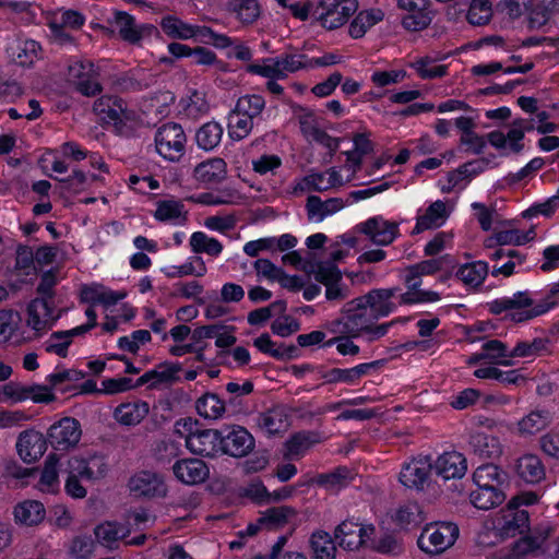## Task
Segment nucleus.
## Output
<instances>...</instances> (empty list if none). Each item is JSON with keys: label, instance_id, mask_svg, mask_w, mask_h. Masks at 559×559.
Masks as SVG:
<instances>
[{"label": "nucleus", "instance_id": "obj_64", "mask_svg": "<svg viewBox=\"0 0 559 559\" xmlns=\"http://www.w3.org/2000/svg\"><path fill=\"white\" fill-rule=\"evenodd\" d=\"M432 61L429 58H420L412 63L421 79L442 78L447 74V66H430Z\"/></svg>", "mask_w": 559, "mask_h": 559}, {"label": "nucleus", "instance_id": "obj_58", "mask_svg": "<svg viewBox=\"0 0 559 559\" xmlns=\"http://www.w3.org/2000/svg\"><path fill=\"white\" fill-rule=\"evenodd\" d=\"M492 16L491 5L488 0H473L468 12L467 21L472 25L481 26L487 24Z\"/></svg>", "mask_w": 559, "mask_h": 559}, {"label": "nucleus", "instance_id": "obj_31", "mask_svg": "<svg viewBox=\"0 0 559 559\" xmlns=\"http://www.w3.org/2000/svg\"><path fill=\"white\" fill-rule=\"evenodd\" d=\"M226 163L223 158H211L194 168V177L203 183H218L226 178Z\"/></svg>", "mask_w": 559, "mask_h": 559}, {"label": "nucleus", "instance_id": "obj_9", "mask_svg": "<svg viewBox=\"0 0 559 559\" xmlns=\"http://www.w3.org/2000/svg\"><path fill=\"white\" fill-rule=\"evenodd\" d=\"M319 20L328 29H335L344 25L357 11V0H320Z\"/></svg>", "mask_w": 559, "mask_h": 559}, {"label": "nucleus", "instance_id": "obj_4", "mask_svg": "<svg viewBox=\"0 0 559 559\" xmlns=\"http://www.w3.org/2000/svg\"><path fill=\"white\" fill-rule=\"evenodd\" d=\"M154 142L158 155L168 162H179L186 153L187 135L178 123L160 126L155 132Z\"/></svg>", "mask_w": 559, "mask_h": 559}, {"label": "nucleus", "instance_id": "obj_36", "mask_svg": "<svg viewBox=\"0 0 559 559\" xmlns=\"http://www.w3.org/2000/svg\"><path fill=\"white\" fill-rule=\"evenodd\" d=\"M312 559H335L336 546L332 536L322 530L314 531L309 539Z\"/></svg>", "mask_w": 559, "mask_h": 559}, {"label": "nucleus", "instance_id": "obj_22", "mask_svg": "<svg viewBox=\"0 0 559 559\" xmlns=\"http://www.w3.org/2000/svg\"><path fill=\"white\" fill-rule=\"evenodd\" d=\"M173 471L177 479L187 485L201 484L210 474L209 466L200 459L179 460L174 464Z\"/></svg>", "mask_w": 559, "mask_h": 559}, {"label": "nucleus", "instance_id": "obj_46", "mask_svg": "<svg viewBox=\"0 0 559 559\" xmlns=\"http://www.w3.org/2000/svg\"><path fill=\"white\" fill-rule=\"evenodd\" d=\"M21 313L13 309H0V345L8 344L20 330Z\"/></svg>", "mask_w": 559, "mask_h": 559}, {"label": "nucleus", "instance_id": "obj_21", "mask_svg": "<svg viewBox=\"0 0 559 559\" xmlns=\"http://www.w3.org/2000/svg\"><path fill=\"white\" fill-rule=\"evenodd\" d=\"M433 472L443 479L462 478L467 471L465 456L456 451L444 452L432 464Z\"/></svg>", "mask_w": 559, "mask_h": 559}, {"label": "nucleus", "instance_id": "obj_44", "mask_svg": "<svg viewBox=\"0 0 559 559\" xmlns=\"http://www.w3.org/2000/svg\"><path fill=\"white\" fill-rule=\"evenodd\" d=\"M295 515L296 511L292 507H273L261 514L258 519V523L264 525L267 530H274L284 526L288 520Z\"/></svg>", "mask_w": 559, "mask_h": 559}, {"label": "nucleus", "instance_id": "obj_19", "mask_svg": "<svg viewBox=\"0 0 559 559\" xmlns=\"http://www.w3.org/2000/svg\"><path fill=\"white\" fill-rule=\"evenodd\" d=\"M181 369L182 367L178 362H160L153 370L146 371L138 378L134 386L139 388L147 383L151 389H155L164 384L170 385L179 380L178 374Z\"/></svg>", "mask_w": 559, "mask_h": 559}, {"label": "nucleus", "instance_id": "obj_26", "mask_svg": "<svg viewBox=\"0 0 559 559\" xmlns=\"http://www.w3.org/2000/svg\"><path fill=\"white\" fill-rule=\"evenodd\" d=\"M258 427L267 436L283 433L289 426L288 415L283 406L276 405L262 413L255 418Z\"/></svg>", "mask_w": 559, "mask_h": 559}, {"label": "nucleus", "instance_id": "obj_62", "mask_svg": "<svg viewBox=\"0 0 559 559\" xmlns=\"http://www.w3.org/2000/svg\"><path fill=\"white\" fill-rule=\"evenodd\" d=\"M312 272L314 278L323 285L342 282V273L333 262H319Z\"/></svg>", "mask_w": 559, "mask_h": 559}, {"label": "nucleus", "instance_id": "obj_45", "mask_svg": "<svg viewBox=\"0 0 559 559\" xmlns=\"http://www.w3.org/2000/svg\"><path fill=\"white\" fill-rule=\"evenodd\" d=\"M488 274V264L484 261H476L462 265L456 276L467 286H479Z\"/></svg>", "mask_w": 559, "mask_h": 559}, {"label": "nucleus", "instance_id": "obj_25", "mask_svg": "<svg viewBox=\"0 0 559 559\" xmlns=\"http://www.w3.org/2000/svg\"><path fill=\"white\" fill-rule=\"evenodd\" d=\"M535 307L533 298L528 292H518L511 297H502L489 304V310L493 314H501L509 311L506 318L511 320L512 314L527 311Z\"/></svg>", "mask_w": 559, "mask_h": 559}, {"label": "nucleus", "instance_id": "obj_55", "mask_svg": "<svg viewBox=\"0 0 559 559\" xmlns=\"http://www.w3.org/2000/svg\"><path fill=\"white\" fill-rule=\"evenodd\" d=\"M228 120V134L236 141L248 136L253 128V118L238 114L236 109L230 112Z\"/></svg>", "mask_w": 559, "mask_h": 559}, {"label": "nucleus", "instance_id": "obj_30", "mask_svg": "<svg viewBox=\"0 0 559 559\" xmlns=\"http://www.w3.org/2000/svg\"><path fill=\"white\" fill-rule=\"evenodd\" d=\"M188 212L179 200H159L156 203L154 217L159 222H167L175 225H183L187 222Z\"/></svg>", "mask_w": 559, "mask_h": 559}, {"label": "nucleus", "instance_id": "obj_27", "mask_svg": "<svg viewBox=\"0 0 559 559\" xmlns=\"http://www.w3.org/2000/svg\"><path fill=\"white\" fill-rule=\"evenodd\" d=\"M320 442V435L317 431L302 430L289 437L285 442L284 457L299 460L306 452Z\"/></svg>", "mask_w": 559, "mask_h": 559}, {"label": "nucleus", "instance_id": "obj_35", "mask_svg": "<svg viewBox=\"0 0 559 559\" xmlns=\"http://www.w3.org/2000/svg\"><path fill=\"white\" fill-rule=\"evenodd\" d=\"M253 345L262 353L269 354L273 358L284 360L297 357L298 348L295 345L280 344L275 347L276 343L271 340L267 333L261 334L253 341Z\"/></svg>", "mask_w": 559, "mask_h": 559}, {"label": "nucleus", "instance_id": "obj_12", "mask_svg": "<svg viewBox=\"0 0 559 559\" xmlns=\"http://www.w3.org/2000/svg\"><path fill=\"white\" fill-rule=\"evenodd\" d=\"M117 26L122 40L131 45H140L144 37H150L156 27L152 24L136 25L135 19L124 11L115 10L112 19L109 20Z\"/></svg>", "mask_w": 559, "mask_h": 559}, {"label": "nucleus", "instance_id": "obj_1", "mask_svg": "<svg viewBox=\"0 0 559 559\" xmlns=\"http://www.w3.org/2000/svg\"><path fill=\"white\" fill-rule=\"evenodd\" d=\"M310 68L308 57L302 53H282L264 59L263 64H250L247 71L266 79H286L288 73Z\"/></svg>", "mask_w": 559, "mask_h": 559}, {"label": "nucleus", "instance_id": "obj_41", "mask_svg": "<svg viewBox=\"0 0 559 559\" xmlns=\"http://www.w3.org/2000/svg\"><path fill=\"white\" fill-rule=\"evenodd\" d=\"M44 504L36 500H27L14 509L15 520L27 526L37 525L45 518Z\"/></svg>", "mask_w": 559, "mask_h": 559}, {"label": "nucleus", "instance_id": "obj_17", "mask_svg": "<svg viewBox=\"0 0 559 559\" xmlns=\"http://www.w3.org/2000/svg\"><path fill=\"white\" fill-rule=\"evenodd\" d=\"M93 111L103 122L114 126L123 124L130 118L124 102L114 96L97 98L93 105Z\"/></svg>", "mask_w": 559, "mask_h": 559}, {"label": "nucleus", "instance_id": "obj_6", "mask_svg": "<svg viewBox=\"0 0 559 559\" xmlns=\"http://www.w3.org/2000/svg\"><path fill=\"white\" fill-rule=\"evenodd\" d=\"M69 83L82 95L93 97L102 93L98 73L91 61H75L68 68Z\"/></svg>", "mask_w": 559, "mask_h": 559}, {"label": "nucleus", "instance_id": "obj_23", "mask_svg": "<svg viewBox=\"0 0 559 559\" xmlns=\"http://www.w3.org/2000/svg\"><path fill=\"white\" fill-rule=\"evenodd\" d=\"M431 471H433L432 463L428 459L412 461L401 471L400 481L407 488L423 490L428 484Z\"/></svg>", "mask_w": 559, "mask_h": 559}, {"label": "nucleus", "instance_id": "obj_43", "mask_svg": "<svg viewBox=\"0 0 559 559\" xmlns=\"http://www.w3.org/2000/svg\"><path fill=\"white\" fill-rule=\"evenodd\" d=\"M195 407L200 416L218 419L226 411V403L215 393H205L197 400Z\"/></svg>", "mask_w": 559, "mask_h": 559}, {"label": "nucleus", "instance_id": "obj_18", "mask_svg": "<svg viewBox=\"0 0 559 559\" xmlns=\"http://www.w3.org/2000/svg\"><path fill=\"white\" fill-rule=\"evenodd\" d=\"M221 429H199L188 441L187 449L199 456L216 457L222 450Z\"/></svg>", "mask_w": 559, "mask_h": 559}, {"label": "nucleus", "instance_id": "obj_40", "mask_svg": "<svg viewBox=\"0 0 559 559\" xmlns=\"http://www.w3.org/2000/svg\"><path fill=\"white\" fill-rule=\"evenodd\" d=\"M471 502L479 510H489L500 506L506 495L501 488L496 487H481L472 491L469 495Z\"/></svg>", "mask_w": 559, "mask_h": 559}, {"label": "nucleus", "instance_id": "obj_8", "mask_svg": "<svg viewBox=\"0 0 559 559\" xmlns=\"http://www.w3.org/2000/svg\"><path fill=\"white\" fill-rule=\"evenodd\" d=\"M221 454L233 457L247 456L254 449L253 436L242 426L234 425L221 429Z\"/></svg>", "mask_w": 559, "mask_h": 559}, {"label": "nucleus", "instance_id": "obj_29", "mask_svg": "<svg viewBox=\"0 0 559 559\" xmlns=\"http://www.w3.org/2000/svg\"><path fill=\"white\" fill-rule=\"evenodd\" d=\"M469 447L479 459H497L501 455L502 449L499 440L484 432H474L469 437Z\"/></svg>", "mask_w": 559, "mask_h": 559}, {"label": "nucleus", "instance_id": "obj_51", "mask_svg": "<svg viewBox=\"0 0 559 559\" xmlns=\"http://www.w3.org/2000/svg\"><path fill=\"white\" fill-rule=\"evenodd\" d=\"M95 536L100 544L111 547L117 540L129 537V531L117 523L106 522L96 526Z\"/></svg>", "mask_w": 559, "mask_h": 559}, {"label": "nucleus", "instance_id": "obj_47", "mask_svg": "<svg viewBox=\"0 0 559 559\" xmlns=\"http://www.w3.org/2000/svg\"><path fill=\"white\" fill-rule=\"evenodd\" d=\"M223 135V128L219 123L215 121L204 123L195 134V140L199 147L204 151H211L215 148Z\"/></svg>", "mask_w": 559, "mask_h": 559}, {"label": "nucleus", "instance_id": "obj_24", "mask_svg": "<svg viewBox=\"0 0 559 559\" xmlns=\"http://www.w3.org/2000/svg\"><path fill=\"white\" fill-rule=\"evenodd\" d=\"M405 283L408 290L406 293H399L400 305H412L418 302H432L440 299V295L432 290H421V275L414 274L411 269L407 270Z\"/></svg>", "mask_w": 559, "mask_h": 559}, {"label": "nucleus", "instance_id": "obj_53", "mask_svg": "<svg viewBox=\"0 0 559 559\" xmlns=\"http://www.w3.org/2000/svg\"><path fill=\"white\" fill-rule=\"evenodd\" d=\"M483 353L490 364L510 366L511 350L508 346L499 340H490L483 344Z\"/></svg>", "mask_w": 559, "mask_h": 559}, {"label": "nucleus", "instance_id": "obj_37", "mask_svg": "<svg viewBox=\"0 0 559 559\" xmlns=\"http://www.w3.org/2000/svg\"><path fill=\"white\" fill-rule=\"evenodd\" d=\"M227 10L243 25L253 24L261 15L258 0H229Z\"/></svg>", "mask_w": 559, "mask_h": 559}, {"label": "nucleus", "instance_id": "obj_10", "mask_svg": "<svg viewBox=\"0 0 559 559\" xmlns=\"http://www.w3.org/2000/svg\"><path fill=\"white\" fill-rule=\"evenodd\" d=\"M429 0H397L402 15V26L408 32H420L427 28L432 21Z\"/></svg>", "mask_w": 559, "mask_h": 559}, {"label": "nucleus", "instance_id": "obj_33", "mask_svg": "<svg viewBox=\"0 0 559 559\" xmlns=\"http://www.w3.org/2000/svg\"><path fill=\"white\" fill-rule=\"evenodd\" d=\"M516 473L527 484H538L545 478V467L540 459L533 454L518 460Z\"/></svg>", "mask_w": 559, "mask_h": 559}, {"label": "nucleus", "instance_id": "obj_13", "mask_svg": "<svg viewBox=\"0 0 559 559\" xmlns=\"http://www.w3.org/2000/svg\"><path fill=\"white\" fill-rule=\"evenodd\" d=\"M129 489L135 497L163 498L167 493V485L162 475L141 471L129 480Z\"/></svg>", "mask_w": 559, "mask_h": 559}, {"label": "nucleus", "instance_id": "obj_3", "mask_svg": "<svg viewBox=\"0 0 559 559\" xmlns=\"http://www.w3.org/2000/svg\"><path fill=\"white\" fill-rule=\"evenodd\" d=\"M365 300L364 296H359L344 305L343 316L338 320L343 334H347L353 338L359 337L369 324L379 320Z\"/></svg>", "mask_w": 559, "mask_h": 559}, {"label": "nucleus", "instance_id": "obj_57", "mask_svg": "<svg viewBox=\"0 0 559 559\" xmlns=\"http://www.w3.org/2000/svg\"><path fill=\"white\" fill-rule=\"evenodd\" d=\"M58 462L59 456L56 453L47 456L39 480L41 490L53 492L58 486Z\"/></svg>", "mask_w": 559, "mask_h": 559}, {"label": "nucleus", "instance_id": "obj_42", "mask_svg": "<svg viewBox=\"0 0 559 559\" xmlns=\"http://www.w3.org/2000/svg\"><path fill=\"white\" fill-rule=\"evenodd\" d=\"M384 13L380 9H371L359 12L349 25V35L353 38H361L366 32L381 22Z\"/></svg>", "mask_w": 559, "mask_h": 559}, {"label": "nucleus", "instance_id": "obj_5", "mask_svg": "<svg viewBox=\"0 0 559 559\" xmlns=\"http://www.w3.org/2000/svg\"><path fill=\"white\" fill-rule=\"evenodd\" d=\"M82 437L81 424L73 417H63L47 430V441L56 451L68 452L74 449Z\"/></svg>", "mask_w": 559, "mask_h": 559}, {"label": "nucleus", "instance_id": "obj_15", "mask_svg": "<svg viewBox=\"0 0 559 559\" xmlns=\"http://www.w3.org/2000/svg\"><path fill=\"white\" fill-rule=\"evenodd\" d=\"M358 228L360 233L366 235L377 246H388L399 235V225L380 216L367 219Z\"/></svg>", "mask_w": 559, "mask_h": 559}, {"label": "nucleus", "instance_id": "obj_38", "mask_svg": "<svg viewBox=\"0 0 559 559\" xmlns=\"http://www.w3.org/2000/svg\"><path fill=\"white\" fill-rule=\"evenodd\" d=\"M473 480L477 488H500L507 480V474L495 464H483L474 472Z\"/></svg>", "mask_w": 559, "mask_h": 559}, {"label": "nucleus", "instance_id": "obj_50", "mask_svg": "<svg viewBox=\"0 0 559 559\" xmlns=\"http://www.w3.org/2000/svg\"><path fill=\"white\" fill-rule=\"evenodd\" d=\"M534 230L531 229L523 234L519 229L501 230L496 233L492 237L486 240V247L491 248L495 243L504 245H523L531 241L534 238Z\"/></svg>", "mask_w": 559, "mask_h": 559}, {"label": "nucleus", "instance_id": "obj_59", "mask_svg": "<svg viewBox=\"0 0 559 559\" xmlns=\"http://www.w3.org/2000/svg\"><path fill=\"white\" fill-rule=\"evenodd\" d=\"M265 107V100L261 95H246L238 99L235 109L238 114L257 118Z\"/></svg>", "mask_w": 559, "mask_h": 559}, {"label": "nucleus", "instance_id": "obj_16", "mask_svg": "<svg viewBox=\"0 0 559 559\" xmlns=\"http://www.w3.org/2000/svg\"><path fill=\"white\" fill-rule=\"evenodd\" d=\"M47 444V438L41 432L25 430L19 435L16 450L23 462L31 464L45 454Z\"/></svg>", "mask_w": 559, "mask_h": 559}, {"label": "nucleus", "instance_id": "obj_48", "mask_svg": "<svg viewBox=\"0 0 559 559\" xmlns=\"http://www.w3.org/2000/svg\"><path fill=\"white\" fill-rule=\"evenodd\" d=\"M557 294H559V286L557 283H555L551 286L549 294L542 302L536 304L535 307L527 311L512 314L511 321L520 323L546 313L549 309L557 305V300H555V296Z\"/></svg>", "mask_w": 559, "mask_h": 559}, {"label": "nucleus", "instance_id": "obj_39", "mask_svg": "<svg viewBox=\"0 0 559 559\" xmlns=\"http://www.w3.org/2000/svg\"><path fill=\"white\" fill-rule=\"evenodd\" d=\"M344 202L342 199L332 198L326 201H322L317 195H310L307 199V212L308 217L311 219L313 217H318L319 221H322L325 216L331 215L343 209Z\"/></svg>", "mask_w": 559, "mask_h": 559}, {"label": "nucleus", "instance_id": "obj_14", "mask_svg": "<svg viewBox=\"0 0 559 559\" xmlns=\"http://www.w3.org/2000/svg\"><path fill=\"white\" fill-rule=\"evenodd\" d=\"M530 515L526 510L512 507L508 502L507 507L501 510V516L498 519L497 528L502 538L514 537L528 530Z\"/></svg>", "mask_w": 559, "mask_h": 559}, {"label": "nucleus", "instance_id": "obj_34", "mask_svg": "<svg viewBox=\"0 0 559 559\" xmlns=\"http://www.w3.org/2000/svg\"><path fill=\"white\" fill-rule=\"evenodd\" d=\"M552 421L548 409H535L518 423V430L522 436H532L546 429Z\"/></svg>", "mask_w": 559, "mask_h": 559}, {"label": "nucleus", "instance_id": "obj_7", "mask_svg": "<svg viewBox=\"0 0 559 559\" xmlns=\"http://www.w3.org/2000/svg\"><path fill=\"white\" fill-rule=\"evenodd\" d=\"M61 313L62 310L56 311L53 301L35 298L27 306L26 325L40 335L52 328Z\"/></svg>", "mask_w": 559, "mask_h": 559}, {"label": "nucleus", "instance_id": "obj_52", "mask_svg": "<svg viewBox=\"0 0 559 559\" xmlns=\"http://www.w3.org/2000/svg\"><path fill=\"white\" fill-rule=\"evenodd\" d=\"M160 27L170 38L189 39L194 37L193 25H190L173 15L163 17L160 21Z\"/></svg>", "mask_w": 559, "mask_h": 559}, {"label": "nucleus", "instance_id": "obj_28", "mask_svg": "<svg viewBox=\"0 0 559 559\" xmlns=\"http://www.w3.org/2000/svg\"><path fill=\"white\" fill-rule=\"evenodd\" d=\"M148 412L150 406L146 402L136 401L117 406L114 412V417L121 425L135 426L147 416Z\"/></svg>", "mask_w": 559, "mask_h": 559}, {"label": "nucleus", "instance_id": "obj_54", "mask_svg": "<svg viewBox=\"0 0 559 559\" xmlns=\"http://www.w3.org/2000/svg\"><path fill=\"white\" fill-rule=\"evenodd\" d=\"M190 246L194 253H206L212 257H217L223 250V246L217 239L211 238L202 231L191 235Z\"/></svg>", "mask_w": 559, "mask_h": 559}, {"label": "nucleus", "instance_id": "obj_2", "mask_svg": "<svg viewBox=\"0 0 559 559\" xmlns=\"http://www.w3.org/2000/svg\"><path fill=\"white\" fill-rule=\"evenodd\" d=\"M459 527L451 522H436L425 526L418 547L428 555H440L450 548L459 537Z\"/></svg>", "mask_w": 559, "mask_h": 559}, {"label": "nucleus", "instance_id": "obj_20", "mask_svg": "<svg viewBox=\"0 0 559 559\" xmlns=\"http://www.w3.org/2000/svg\"><path fill=\"white\" fill-rule=\"evenodd\" d=\"M399 287L392 288H374L362 295L366 299L365 302L371 307V311L378 317V319L388 317L397 308V302L394 299H399Z\"/></svg>", "mask_w": 559, "mask_h": 559}, {"label": "nucleus", "instance_id": "obj_56", "mask_svg": "<svg viewBox=\"0 0 559 559\" xmlns=\"http://www.w3.org/2000/svg\"><path fill=\"white\" fill-rule=\"evenodd\" d=\"M353 479V473L347 467H337L334 472L321 474L318 484L330 490L337 491L347 486Z\"/></svg>", "mask_w": 559, "mask_h": 559}, {"label": "nucleus", "instance_id": "obj_63", "mask_svg": "<svg viewBox=\"0 0 559 559\" xmlns=\"http://www.w3.org/2000/svg\"><path fill=\"white\" fill-rule=\"evenodd\" d=\"M57 273V269H50L40 275V281L36 288L38 294L37 298H47L48 300L53 301L55 286L58 283Z\"/></svg>", "mask_w": 559, "mask_h": 559}, {"label": "nucleus", "instance_id": "obj_49", "mask_svg": "<svg viewBox=\"0 0 559 559\" xmlns=\"http://www.w3.org/2000/svg\"><path fill=\"white\" fill-rule=\"evenodd\" d=\"M424 520L421 507L413 501L402 504L395 514L396 523L403 528L415 527L423 523Z\"/></svg>", "mask_w": 559, "mask_h": 559}, {"label": "nucleus", "instance_id": "obj_61", "mask_svg": "<svg viewBox=\"0 0 559 559\" xmlns=\"http://www.w3.org/2000/svg\"><path fill=\"white\" fill-rule=\"evenodd\" d=\"M551 533V527L545 528V535L540 536H525L521 539H519L514 545V552L516 555H528L536 550H538L544 542L548 538V536Z\"/></svg>", "mask_w": 559, "mask_h": 559}, {"label": "nucleus", "instance_id": "obj_60", "mask_svg": "<svg viewBox=\"0 0 559 559\" xmlns=\"http://www.w3.org/2000/svg\"><path fill=\"white\" fill-rule=\"evenodd\" d=\"M548 341L536 337L532 341H522L511 350V357H532L546 350Z\"/></svg>", "mask_w": 559, "mask_h": 559}, {"label": "nucleus", "instance_id": "obj_32", "mask_svg": "<svg viewBox=\"0 0 559 559\" xmlns=\"http://www.w3.org/2000/svg\"><path fill=\"white\" fill-rule=\"evenodd\" d=\"M447 216L445 203L443 201L438 200L431 203L425 214L417 217L413 234H420L424 230L440 227Z\"/></svg>", "mask_w": 559, "mask_h": 559}, {"label": "nucleus", "instance_id": "obj_11", "mask_svg": "<svg viewBox=\"0 0 559 559\" xmlns=\"http://www.w3.org/2000/svg\"><path fill=\"white\" fill-rule=\"evenodd\" d=\"M372 524L362 525L352 520H345L335 527L334 537L338 545L347 550H357L374 535Z\"/></svg>", "mask_w": 559, "mask_h": 559}]
</instances>
